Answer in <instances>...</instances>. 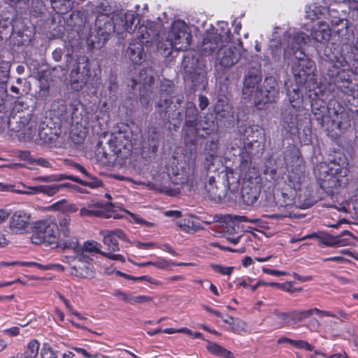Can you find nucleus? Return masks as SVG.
Masks as SVG:
<instances>
[{
  "label": "nucleus",
  "instance_id": "6",
  "mask_svg": "<svg viewBox=\"0 0 358 358\" xmlns=\"http://www.w3.org/2000/svg\"><path fill=\"white\" fill-rule=\"evenodd\" d=\"M31 240L35 245L45 243L54 247L58 246L59 229L57 223L50 220L36 222Z\"/></svg>",
  "mask_w": 358,
  "mask_h": 358
},
{
  "label": "nucleus",
  "instance_id": "54",
  "mask_svg": "<svg viewBox=\"0 0 358 358\" xmlns=\"http://www.w3.org/2000/svg\"><path fill=\"white\" fill-rule=\"evenodd\" d=\"M245 322L236 318L232 322L229 329L235 334H241L242 331H245Z\"/></svg>",
  "mask_w": 358,
  "mask_h": 358
},
{
  "label": "nucleus",
  "instance_id": "24",
  "mask_svg": "<svg viewBox=\"0 0 358 358\" xmlns=\"http://www.w3.org/2000/svg\"><path fill=\"white\" fill-rule=\"evenodd\" d=\"M112 206L110 203L105 204L103 202L92 203L88 205L90 208H83L80 210V215L82 217H110L108 212L105 211L106 207Z\"/></svg>",
  "mask_w": 358,
  "mask_h": 358
},
{
  "label": "nucleus",
  "instance_id": "51",
  "mask_svg": "<svg viewBox=\"0 0 358 358\" xmlns=\"http://www.w3.org/2000/svg\"><path fill=\"white\" fill-rule=\"evenodd\" d=\"M343 69L332 63H328L327 76L329 78V83L333 84Z\"/></svg>",
  "mask_w": 358,
  "mask_h": 358
},
{
  "label": "nucleus",
  "instance_id": "22",
  "mask_svg": "<svg viewBox=\"0 0 358 358\" xmlns=\"http://www.w3.org/2000/svg\"><path fill=\"white\" fill-rule=\"evenodd\" d=\"M318 171V177L320 180H326L327 176H331L338 180L339 177H345L347 176L348 170L345 167L332 164L331 166L327 164H320L317 169Z\"/></svg>",
  "mask_w": 358,
  "mask_h": 358
},
{
  "label": "nucleus",
  "instance_id": "45",
  "mask_svg": "<svg viewBox=\"0 0 358 358\" xmlns=\"http://www.w3.org/2000/svg\"><path fill=\"white\" fill-rule=\"evenodd\" d=\"M331 24L333 31L338 35H341L345 29H347L348 21L341 17H334L331 20Z\"/></svg>",
  "mask_w": 358,
  "mask_h": 358
},
{
  "label": "nucleus",
  "instance_id": "38",
  "mask_svg": "<svg viewBox=\"0 0 358 358\" xmlns=\"http://www.w3.org/2000/svg\"><path fill=\"white\" fill-rule=\"evenodd\" d=\"M316 238L322 244L336 248V236H332L329 234H317L313 233L307 236L302 238L301 240H305L307 238Z\"/></svg>",
  "mask_w": 358,
  "mask_h": 358
},
{
  "label": "nucleus",
  "instance_id": "47",
  "mask_svg": "<svg viewBox=\"0 0 358 358\" xmlns=\"http://www.w3.org/2000/svg\"><path fill=\"white\" fill-rule=\"evenodd\" d=\"M270 49L272 57L275 62H278L282 57L284 58V52H282L280 43L273 41V43L270 45Z\"/></svg>",
  "mask_w": 358,
  "mask_h": 358
},
{
  "label": "nucleus",
  "instance_id": "7",
  "mask_svg": "<svg viewBox=\"0 0 358 358\" xmlns=\"http://www.w3.org/2000/svg\"><path fill=\"white\" fill-rule=\"evenodd\" d=\"M52 124L53 123L50 120L41 122L38 129V134L36 136L34 128L36 124L34 122H30L26 129L25 135L29 140H33L39 145L55 143L59 136L60 129L55 126L52 127Z\"/></svg>",
  "mask_w": 358,
  "mask_h": 358
},
{
  "label": "nucleus",
  "instance_id": "46",
  "mask_svg": "<svg viewBox=\"0 0 358 358\" xmlns=\"http://www.w3.org/2000/svg\"><path fill=\"white\" fill-rule=\"evenodd\" d=\"M36 182H58L64 180H69V175L66 174H53L46 176H38L34 179Z\"/></svg>",
  "mask_w": 358,
  "mask_h": 358
},
{
  "label": "nucleus",
  "instance_id": "5",
  "mask_svg": "<svg viewBox=\"0 0 358 358\" xmlns=\"http://www.w3.org/2000/svg\"><path fill=\"white\" fill-rule=\"evenodd\" d=\"M309 40V36L303 32L289 29L283 35L284 59H289L294 56L296 62L308 58L302 50V45Z\"/></svg>",
  "mask_w": 358,
  "mask_h": 358
},
{
  "label": "nucleus",
  "instance_id": "49",
  "mask_svg": "<svg viewBox=\"0 0 358 358\" xmlns=\"http://www.w3.org/2000/svg\"><path fill=\"white\" fill-rule=\"evenodd\" d=\"M70 222L71 218L69 216H63L59 219L58 228L59 227L62 233L66 237L71 236V230L69 229Z\"/></svg>",
  "mask_w": 358,
  "mask_h": 358
},
{
  "label": "nucleus",
  "instance_id": "56",
  "mask_svg": "<svg viewBox=\"0 0 358 358\" xmlns=\"http://www.w3.org/2000/svg\"><path fill=\"white\" fill-rule=\"evenodd\" d=\"M190 264L187 263H172L165 259H161L157 262H153L152 266H155L159 268L167 269L171 265L181 266V265H189Z\"/></svg>",
  "mask_w": 358,
  "mask_h": 358
},
{
  "label": "nucleus",
  "instance_id": "40",
  "mask_svg": "<svg viewBox=\"0 0 358 358\" xmlns=\"http://www.w3.org/2000/svg\"><path fill=\"white\" fill-rule=\"evenodd\" d=\"M53 10L60 14H65L71 10L73 3L71 0H50Z\"/></svg>",
  "mask_w": 358,
  "mask_h": 358
},
{
  "label": "nucleus",
  "instance_id": "36",
  "mask_svg": "<svg viewBox=\"0 0 358 358\" xmlns=\"http://www.w3.org/2000/svg\"><path fill=\"white\" fill-rule=\"evenodd\" d=\"M29 191L26 194H36L43 193L47 196H52L58 192V187L53 185H37L28 187Z\"/></svg>",
  "mask_w": 358,
  "mask_h": 358
},
{
  "label": "nucleus",
  "instance_id": "63",
  "mask_svg": "<svg viewBox=\"0 0 358 358\" xmlns=\"http://www.w3.org/2000/svg\"><path fill=\"white\" fill-rule=\"evenodd\" d=\"M31 163L33 164L38 165L45 168L52 167L51 163L47 159L43 157L33 158L30 159Z\"/></svg>",
  "mask_w": 358,
  "mask_h": 358
},
{
  "label": "nucleus",
  "instance_id": "9",
  "mask_svg": "<svg viewBox=\"0 0 358 358\" xmlns=\"http://www.w3.org/2000/svg\"><path fill=\"white\" fill-rule=\"evenodd\" d=\"M262 81L261 64L255 63L250 65L245 73L243 94L245 99L253 101L257 96L259 90V85Z\"/></svg>",
  "mask_w": 358,
  "mask_h": 358
},
{
  "label": "nucleus",
  "instance_id": "57",
  "mask_svg": "<svg viewBox=\"0 0 358 358\" xmlns=\"http://www.w3.org/2000/svg\"><path fill=\"white\" fill-rule=\"evenodd\" d=\"M83 263H79L77 266H75V268L78 269V275L82 277H89L92 275V265L90 264H86V269H83L82 267Z\"/></svg>",
  "mask_w": 358,
  "mask_h": 358
},
{
  "label": "nucleus",
  "instance_id": "13",
  "mask_svg": "<svg viewBox=\"0 0 358 358\" xmlns=\"http://www.w3.org/2000/svg\"><path fill=\"white\" fill-rule=\"evenodd\" d=\"M242 54L238 48L222 45L217 52V62L224 68H230L241 59Z\"/></svg>",
  "mask_w": 358,
  "mask_h": 358
},
{
  "label": "nucleus",
  "instance_id": "32",
  "mask_svg": "<svg viewBox=\"0 0 358 358\" xmlns=\"http://www.w3.org/2000/svg\"><path fill=\"white\" fill-rule=\"evenodd\" d=\"M224 180L227 182L226 186L229 191L236 193L239 189V175L234 170L226 168L223 176Z\"/></svg>",
  "mask_w": 358,
  "mask_h": 358
},
{
  "label": "nucleus",
  "instance_id": "58",
  "mask_svg": "<svg viewBox=\"0 0 358 358\" xmlns=\"http://www.w3.org/2000/svg\"><path fill=\"white\" fill-rule=\"evenodd\" d=\"M271 313L276 317V318L281 320V327L285 326L289 320V312H281L278 309H274Z\"/></svg>",
  "mask_w": 358,
  "mask_h": 358
},
{
  "label": "nucleus",
  "instance_id": "14",
  "mask_svg": "<svg viewBox=\"0 0 358 358\" xmlns=\"http://www.w3.org/2000/svg\"><path fill=\"white\" fill-rule=\"evenodd\" d=\"M262 150L263 145L257 138H252V139L244 142L243 150V154L245 153L247 155V159L241 160L240 164V171L242 174L245 175V177L247 176L246 172L250 166L251 162L250 158L252 156L259 155Z\"/></svg>",
  "mask_w": 358,
  "mask_h": 358
},
{
  "label": "nucleus",
  "instance_id": "60",
  "mask_svg": "<svg viewBox=\"0 0 358 358\" xmlns=\"http://www.w3.org/2000/svg\"><path fill=\"white\" fill-rule=\"evenodd\" d=\"M205 162L203 163V167L205 170H209L211 166H213V161L216 157V155H213L211 152H205Z\"/></svg>",
  "mask_w": 358,
  "mask_h": 358
},
{
  "label": "nucleus",
  "instance_id": "48",
  "mask_svg": "<svg viewBox=\"0 0 358 358\" xmlns=\"http://www.w3.org/2000/svg\"><path fill=\"white\" fill-rule=\"evenodd\" d=\"M322 14V8L315 4L308 6L306 10V17L308 19L314 20L320 18V15Z\"/></svg>",
  "mask_w": 358,
  "mask_h": 358
},
{
  "label": "nucleus",
  "instance_id": "11",
  "mask_svg": "<svg viewBox=\"0 0 358 358\" xmlns=\"http://www.w3.org/2000/svg\"><path fill=\"white\" fill-rule=\"evenodd\" d=\"M278 94L279 85L277 80L273 76L266 77L261 90H258V94L252 101L256 106L261 103H272L276 101Z\"/></svg>",
  "mask_w": 358,
  "mask_h": 358
},
{
  "label": "nucleus",
  "instance_id": "3",
  "mask_svg": "<svg viewBox=\"0 0 358 358\" xmlns=\"http://www.w3.org/2000/svg\"><path fill=\"white\" fill-rule=\"evenodd\" d=\"M175 93V85L171 80H164L161 82L159 87V99L156 103L157 113L160 119L164 122H170L171 120H182V115L180 111L172 110L171 99Z\"/></svg>",
  "mask_w": 358,
  "mask_h": 358
},
{
  "label": "nucleus",
  "instance_id": "29",
  "mask_svg": "<svg viewBox=\"0 0 358 358\" xmlns=\"http://www.w3.org/2000/svg\"><path fill=\"white\" fill-rule=\"evenodd\" d=\"M127 55L133 63H141L145 55L143 45L140 42L129 43Z\"/></svg>",
  "mask_w": 358,
  "mask_h": 358
},
{
  "label": "nucleus",
  "instance_id": "64",
  "mask_svg": "<svg viewBox=\"0 0 358 358\" xmlns=\"http://www.w3.org/2000/svg\"><path fill=\"white\" fill-rule=\"evenodd\" d=\"M217 140L212 139L206 143L204 151L211 152L213 155H217Z\"/></svg>",
  "mask_w": 358,
  "mask_h": 358
},
{
  "label": "nucleus",
  "instance_id": "34",
  "mask_svg": "<svg viewBox=\"0 0 358 358\" xmlns=\"http://www.w3.org/2000/svg\"><path fill=\"white\" fill-rule=\"evenodd\" d=\"M84 176L86 178L85 180L80 179V178L75 176L69 175V180L92 189L101 186V181L95 176H92L89 172L84 175Z\"/></svg>",
  "mask_w": 358,
  "mask_h": 358
},
{
  "label": "nucleus",
  "instance_id": "30",
  "mask_svg": "<svg viewBox=\"0 0 358 358\" xmlns=\"http://www.w3.org/2000/svg\"><path fill=\"white\" fill-rule=\"evenodd\" d=\"M115 296L120 298L123 301L130 304H140L150 302L151 298L144 295L133 296L129 293L122 292L119 289L113 292Z\"/></svg>",
  "mask_w": 358,
  "mask_h": 358
},
{
  "label": "nucleus",
  "instance_id": "26",
  "mask_svg": "<svg viewBox=\"0 0 358 358\" xmlns=\"http://www.w3.org/2000/svg\"><path fill=\"white\" fill-rule=\"evenodd\" d=\"M215 180L213 176H208V182L204 185V196L215 201H220L224 196L223 190H220L215 184Z\"/></svg>",
  "mask_w": 358,
  "mask_h": 358
},
{
  "label": "nucleus",
  "instance_id": "35",
  "mask_svg": "<svg viewBox=\"0 0 358 358\" xmlns=\"http://www.w3.org/2000/svg\"><path fill=\"white\" fill-rule=\"evenodd\" d=\"M39 347V342L33 339L27 344L24 352L17 353L11 358H36L38 355Z\"/></svg>",
  "mask_w": 358,
  "mask_h": 358
},
{
  "label": "nucleus",
  "instance_id": "41",
  "mask_svg": "<svg viewBox=\"0 0 358 358\" xmlns=\"http://www.w3.org/2000/svg\"><path fill=\"white\" fill-rule=\"evenodd\" d=\"M103 236V243L108 247V249L113 252L120 250L117 239L109 232V230L101 231Z\"/></svg>",
  "mask_w": 358,
  "mask_h": 358
},
{
  "label": "nucleus",
  "instance_id": "33",
  "mask_svg": "<svg viewBox=\"0 0 358 358\" xmlns=\"http://www.w3.org/2000/svg\"><path fill=\"white\" fill-rule=\"evenodd\" d=\"M185 71L194 86H198L204 82L206 78V73L203 69L200 67H196L195 69H193L192 66H189L187 65L185 68Z\"/></svg>",
  "mask_w": 358,
  "mask_h": 358
},
{
  "label": "nucleus",
  "instance_id": "61",
  "mask_svg": "<svg viewBox=\"0 0 358 358\" xmlns=\"http://www.w3.org/2000/svg\"><path fill=\"white\" fill-rule=\"evenodd\" d=\"M210 266L215 272L222 275H229L233 270L232 267H224L218 264H211Z\"/></svg>",
  "mask_w": 358,
  "mask_h": 358
},
{
  "label": "nucleus",
  "instance_id": "55",
  "mask_svg": "<svg viewBox=\"0 0 358 358\" xmlns=\"http://www.w3.org/2000/svg\"><path fill=\"white\" fill-rule=\"evenodd\" d=\"M199 112L194 103L187 102L185 106V117H198Z\"/></svg>",
  "mask_w": 358,
  "mask_h": 358
},
{
  "label": "nucleus",
  "instance_id": "19",
  "mask_svg": "<svg viewBox=\"0 0 358 358\" xmlns=\"http://www.w3.org/2000/svg\"><path fill=\"white\" fill-rule=\"evenodd\" d=\"M314 313H316L320 317H335V315L331 312L321 310L317 308H313L308 310H292L289 312V320L292 321L294 323L301 322L304 321L306 318L313 315Z\"/></svg>",
  "mask_w": 358,
  "mask_h": 358
},
{
  "label": "nucleus",
  "instance_id": "16",
  "mask_svg": "<svg viewBox=\"0 0 358 358\" xmlns=\"http://www.w3.org/2000/svg\"><path fill=\"white\" fill-rule=\"evenodd\" d=\"M287 91V96L290 105L286 107H292L296 110H301L303 108V96L301 92V87L303 85H299L295 82L293 84L291 81L285 83Z\"/></svg>",
  "mask_w": 358,
  "mask_h": 358
},
{
  "label": "nucleus",
  "instance_id": "23",
  "mask_svg": "<svg viewBox=\"0 0 358 358\" xmlns=\"http://www.w3.org/2000/svg\"><path fill=\"white\" fill-rule=\"evenodd\" d=\"M30 223V215L24 210L15 211L10 217L9 227L12 231L25 229Z\"/></svg>",
  "mask_w": 358,
  "mask_h": 358
},
{
  "label": "nucleus",
  "instance_id": "42",
  "mask_svg": "<svg viewBox=\"0 0 358 358\" xmlns=\"http://www.w3.org/2000/svg\"><path fill=\"white\" fill-rule=\"evenodd\" d=\"M352 239H355L352 234L348 230H344L336 236V248L351 245L353 244Z\"/></svg>",
  "mask_w": 358,
  "mask_h": 358
},
{
  "label": "nucleus",
  "instance_id": "1",
  "mask_svg": "<svg viewBox=\"0 0 358 358\" xmlns=\"http://www.w3.org/2000/svg\"><path fill=\"white\" fill-rule=\"evenodd\" d=\"M306 88L308 89V96L310 100L313 119L316 120L321 126H323L326 119L330 120L333 125L339 130L345 129L348 126L347 115L343 108L339 105H338L339 107L338 110L335 108L336 101L331 100L329 105H327V92L321 83L317 80H310ZM337 104L338 103H337Z\"/></svg>",
  "mask_w": 358,
  "mask_h": 358
},
{
  "label": "nucleus",
  "instance_id": "2",
  "mask_svg": "<svg viewBox=\"0 0 358 358\" xmlns=\"http://www.w3.org/2000/svg\"><path fill=\"white\" fill-rule=\"evenodd\" d=\"M186 23L180 20H176L171 27V31L165 41H158V51L165 57H169L174 49L177 51L187 50L190 45L192 35Z\"/></svg>",
  "mask_w": 358,
  "mask_h": 358
},
{
  "label": "nucleus",
  "instance_id": "25",
  "mask_svg": "<svg viewBox=\"0 0 358 358\" xmlns=\"http://www.w3.org/2000/svg\"><path fill=\"white\" fill-rule=\"evenodd\" d=\"M313 38L320 43H327L331 38V29L324 22H319L311 31Z\"/></svg>",
  "mask_w": 358,
  "mask_h": 358
},
{
  "label": "nucleus",
  "instance_id": "12",
  "mask_svg": "<svg viewBox=\"0 0 358 358\" xmlns=\"http://www.w3.org/2000/svg\"><path fill=\"white\" fill-rule=\"evenodd\" d=\"M313 62L309 58H305L300 62H294L292 66V73L294 81L299 85L308 84L310 80H316L310 77L313 73Z\"/></svg>",
  "mask_w": 358,
  "mask_h": 358
},
{
  "label": "nucleus",
  "instance_id": "59",
  "mask_svg": "<svg viewBox=\"0 0 358 358\" xmlns=\"http://www.w3.org/2000/svg\"><path fill=\"white\" fill-rule=\"evenodd\" d=\"M229 108L226 99L220 98L215 104V110L217 113L220 114L222 112L224 113L227 111Z\"/></svg>",
  "mask_w": 358,
  "mask_h": 358
},
{
  "label": "nucleus",
  "instance_id": "20",
  "mask_svg": "<svg viewBox=\"0 0 358 358\" xmlns=\"http://www.w3.org/2000/svg\"><path fill=\"white\" fill-rule=\"evenodd\" d=\"M296 110L292 107H285L282 112L283 128L290 134H295L298 129V118Z\"/></svg>",
  "mask_w": 358,
  "mask_h": 358
},
{
  "label": "nucleus",
  "instance_id": "31",
  "mask_svg": "<svg viewBox=\"0 0 358 358\" xmlns=\"http://www.w3.org/2000/svg\"><path fill=\"white\" fill-rule=\"evenodd\" d=\"M3 98L0 97V130L14 131L15 128L12 127L11 116L12 112L7 109L4 104H2Z\"/></svg>",
  "mask_w": 358,
  "mask_h": 358
},
{
  "label": "nucleus",
  "instance_id": "37",
  "mask_svg": "<svg viewBox=\"0 0 358 358\" xmlns=\"http://www.w3.org/2000/svg\"><path fill=\"white\" fill-rule=\"evenodd\" d=\"M241 128V132L245 137V141H248L252 139V138H257L258 140L261 138L262 129L259 126L245 124Z\"/></svg>",
  "mask_w": 358,
  "mask_h": 358
},
{
  "label": "nucleus",
  "instance_id": "15",
  "mask_svg": "<svg viewBox=\"0 0 358 358\" xmlns=\"http://www.w3.org/2000/svg\"><path fill=\"white\" fill-rule=\"evenodd\" d=\"M356 77L357 74L353 71L343 69L333 84L343 92L351 94L355 90V84L353 81L356 80Z\"/></svg>",
  "mask_w": 358,
  "mask_h": 358
},
{
  "label": "nucleus",
  "instance_id": "18",
  "mask_svg": "<svg viewBox=\"0 0 358 358\" xmlns=\"http://www.w3.org/2000/svg\"><path fill=\"white\" fill-rule=\"evenodd\" d=\"M159 28L160 25L155 23L141 25L138 30L139 42L143 45L158 41L160 35Z\"/></svg>",
  "mask_w": 358,
  "mask_h": 358
},
{
  "label": "nucleus",
  "instance_id": "50",
  "mask_svg": "<svg viewBox=\"0 0 358 358\" xmlns=\"http://www.w3.org/2000/svg\"><path fill=\"white\" fill-rule=\"evenodd\" d=\"M101 244L94 241H88L85 242L82 251L87 252H95L101 255L103 252L100 250Z\"/></svg>",
  "mask_w": 358,
  "mask_h": 358
},
{
  "label": "nucleus",
  "instance_id": "39",
  "mask_svg": "<svg viewBox=\"0 0 358 358\" xmlns=\"http://www.w3.org/2000/svg\"><path fill=\"white\" fill-rule=\"evenodd\" d=\"M184 133V138L186 143H190L192 144L195 143L196 138L200 131L199 127L197 125H185L182 127Z\"/></svg>",
  "mask_w": 358,
  "mask_h": 358
},
{
  "label": "nucleus",
  "instance_id": "53",
  "mask_svg": "<svg viewBox=\"0 0 358 358\" xmlns=\"http://www.w3.org/2000/svg\"><path fill=\"white\" fill-rule=\"evenodd\" d=\"M179 174L176 176L175 178H171V182L176 185L183 184L185 182H189L191 185H197V182L194 178V173L192 175L188 176L186 178L180 177L178 178Z\"/></svg>",
  "mask_w": 358,
  "mask_h": 358
},
{
  "label": "nucleus",
  "instance_id": "28",
  "mask_svg": "<svg viewBox=\"0 0 358 358\" xmlns=\"http://www.w3.org/2000/svg\"><path fill=\"white\" fill-rule=\"evenodd\" d=\"M284 162L287 169L294 166L301 168V159L299 150L294 146H292L285 150L283 152Z\"/></svg>",
  "mask_w": 358,
  "mask_h": 358
},
{
  "label": "nucleus",
  "instance_id": "17",
  "mask_svg": "<svg viewBox=\"0 0 358 358\" xmlns=\"http://www.w3.org/2000/svg\"><path fill=\"white\" fill-rule=\"evenodd\" d=\"M260 189L259 182H253L250 180H245L241 189V198L243 203L248 206L253 205L259 196Z\"/></svg>",
  "mask_w": 358,
  "mask_h": 358
},
{
  "label": "nucleus",
  "instance_id": "52",
  "mask_svg": "<svg viewBox=\"0 0 358 358\" xmlns=\"http://www.w3.org/2000/svg\"><path fill=\"white\" fill-rule=\"evenodd\" d=\"M58 352L54 350L50 345L44 343L41 351V358H57Z\"/></svg>",
  "mask_w": 358,
  "mask_h": 358
},
{
  "label": "nucleus",
  "instance_id": "21",
  "mask_svg": "<svg viewBox=\"0 0 358 358\" xmlns=\"http://www.w3.org/2000/svg\"><path fill=\"white\" fill-rule=\"evenodd\" d=\"M224 37V36H222L220 33L207 35L203 38L200 48L201 54L203 55H211L220 47Z\"/></svg>",
  "mask_w": 358,
  "mask_h": 358
},
{
  "label": "nucleus",
  "instance_id": "44",
  "mask_svg": "<svg viewBox=\"0 0 358 358\" xmlns=\"http://www.w3.org/2000/svg\"><path fill=\"white\" fill-rule=\"evenodd\" d=\"M199 127L200 131H204L208 136L217 130V126L214 120L207 116H204L203 119L199 120Z\"/></svg>",
  "mask_w": 358,
  "mask_h": 358
},
{
  "label": "nucleus",
  "instance_id": "62",
  "mask_svg": "<svg viewBox=\"0 0 358 358\" xmlns=\"http://www.w3.org/2000/svg\"><path fill=\"white\" fill-rule=\"evenodd\" d=\"M206 348L211 353L216 355H219V356H220V355L224 349V348H222L220 345H218L215 343H212V342H208V344L206 346Z\"/></svg>",
  "mask_w": 358,
  "mask_h": 358
},
{
  "label": "nucleus",
  "instance_id": "43",
  "mask_svg": "<svg viewBox=\"0 0 358 358\" xmlns=\"http://www.w3.org/2000/svg\"><path fill=\"white\" fill-rule=\"evenodd\" d=\"M154 81L155 78L152 68H145L139 72L138 83L142 84L145 87L146 86H151Z\"/></svg>",
  "mask_w": 358,
  "mask_h": 358
},
{
  "label": "nucleus",
  "instance_id": "27",
  "mask_svg": "<svg viewBox=\"0 0 358 358\" xmlns=\"http://www.w3.org/2000/svg\"><path fill=\"white\" fill-rule=\"evenodd\" d=\"M116 22H119L120 27L122 28V32L126 31L129 33L134 31L136 27L135 22L136 16L131 12H127L124 14H120L115 16Z\"/></svg>",
  "mask_w": 358,
  "mask_h": 358
},
{
  "label": "nucleus",
  "instance_id": "8",
  "mask_svg": "<svg viewBox=\"0 0 358 358\" xmlns=\"http://www.w3.org/2000/svg\"><path fill=\"white\" fill-rule=\"evenodd\" d=\"M91 76L90 60L85 55L76 59L70 72V85L73 90L79 91L87 83Z\"/></svg>",
  "mask_w": 358,
  "mask_h": 358
},
{
  "label": "nucleus",
  "instance_id": "4",
  "mask_svg": "<svg viewBox=\"0 0 358 358\" xmlns=\"http://www.w3.org/2000/svg\"><path fill=\"white\" fill-rule=\"evenodd\" d=\"M119 22L108 14H99L95 20L94 28L91 29L88 41L92 45H102L108 40V36L116 31L122 33Z\"/></svg>",
  "mask_w": 358,
  "mask_h": 358
},
{
  "label": "nucleus",
  "instance_id": "10",
  "mask_svg": "<svg viewBox=\"0 0 358 358\" xmlns=\"http://www.w3.org/2000/svg\"><path fill=\"white\" fill-rule=\"evenodd\" d=\"M131 131L127 126L117 127L110 134L108 144L116 153L127 150L129 152L131 149Z\"/></svg>",
  "mask_w": 358,
  "mask_h": 358
}]
</instances>
